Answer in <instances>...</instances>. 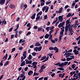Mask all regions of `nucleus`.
<instances>
[{
  "label": "nucleus",
  "instance_id": "1",
  "mask_svg": "<svg viewBox=\"0 0 80 80\" xmlns=\"http://www.w3.org/2000/svg\"><path fill=\"white\" fill-rule=\"evenodd\" d=\"M65 27V35H67V31H68L69 29H71V25H70V24H69L68 25H66Z\"/></svg>",
  "mask_w": 80,
  "mask_h": 80
},
{
  "label": "nucleus",
  "instance_id": "2",
  "mask_svg": "<svg viewBox=\"0 0 80 80\" xmlns=\"http://www.w3.org/2000/svg\"><path fill=\"white\" fill-rule=\"evenodd\" d=\"M7 57H8V54L6 53L5 56H4L2 58L3 60L1 61V63H2V62H3V61H5V59H7Z\"/></svg>",
  "mask_w": 80,
  "mask_h": 80
},
{
  "label": "nucleus",
  "instance_id": "3",
  "mask_svg": "<svg viewBox=\"0 0 80 80\" xmlns=\"http://www.w3.org/2000/svg\"><path fill=\"white\" fill-rule=\"evenodd\" d=\"M23 56L21 57V62H22L23 61V59H25L26 58H27V56L26 54H23ZM24 57V58H23Z\"/></svg>",
  "mask_w": 80,
  "mask_h": 80
},
{
  "label": "nucleus",
  "instance_id": "4",
  "mask_svg": "<svg viewBox=\"0 0 80 80\" xmlns=\"http://www.w3.org/2000/svg\"><path fill=\"white\" fill-rule=\"evenodd\" d=\"M9 7L11 9H13L14 8H15V6L12 4H11L9 5Z\"/></svg>",
  "mask_w": 80,
  "mask_h": 80
},
{
  "label": "nucleus",
  "instance_id": "5",
  "mask_svg": "<svg viewBox=\"0 0 80 80\" xmlns=\"http://www.w3.org/2000/svg\"><path fill=\"white\" fill-rule=\"evenodd\" d=\"M5 2V0H0V4L3 5Z\"/></svg>",
  "mask_w": 80,
  "mask_h": 80
},
{
  "label": "nucleus",
  "instance_id": "6",
  "mask_svg": "<svg viewBox=\"0 0 80 80\" xmlns=\"http://www.w3.org/2000/svg\"><path fill=\"white\" fill-rule=\"evenodd\" d=\"M65 23V21L63 22H62L60 23L58 25V27L59 28L61 27V26L64 25V24Z\"/></svg>",
  "mask_w": 80,
  "mask_h": 80
},
{
  "label": "nucleus",
  "instance_id": "7",
  "mask_svg": "<svg viewBox=\"0 0 80 80\" xmlns=\"http://www.w3.org/2000/svg\"><path fill=\"white\" fill-rule=\"evenodd\" d=\"M26 65V64L25 63V61H23L21 63L20 67H23V66H24V65Z\"/></svg>",
  "mask_w": 80,
  "mask_h": 80
},
{
  "label": "nucleus",
  "instance_id": "8",
  "mask_svg": "<svg viewBox=\"0 0 80 80\" xmlns=\"http://www.w3.org/2000/svg\"><path fill=\"white\" fill-rule=\"evenodd\" d=\"M33 71H32V70H30L29 71L28 74V75H29V76H30V75H32V74H33Z\"/></svg>",
  "mask_w": 80,
  "mask_h": 80
},
{
  "label": "nucleus",
  "instance_id": "9",
  "mask_svg": "<svg viewBox=\"0 0 80 80\" xmlns=\"http://www.w3.org/2000/svg\"><path fill=\"white\" fill-rule=\"evenodd\" d=\"M35 15H36V13H34L31 17V19H34L35 18Z\"/></svg>",
  "mask_w": 80,
  "mask_h": 80
},
{
  "label": "nucleus",
  "instance_id": "10",
  "mask_svg": "<svg viewBox=\"0 0 80 80\" xmlns=\"http://www.w3.org/2000/svg\"><path fill=\"white\" fill-rule=\"evenodd\" d=\"M70 19H69L68 20H67L66 21V25H68L69 23H70Z\"/></svg>",
  "mask_w": 80,
  "mask_h": 80
},
{
  "label": "nucleus",
  "instance_id": "11",
  "mask_svg": "<svg viewBox=\"0 0 80 80\" xmlns=\"http://www.w3.org/2000/svg\"><path fill=\"white\" fill-rule=\"evenodd\" d=\"M57 69V70H61V71H63L65 70V69H64V68H63V67H60L59 68H58Z\"/></svg>",
  "mask_w": 80,
  "mask_h": 80
},
{
  "label": "nucleus",
  "instance_id": "12",
  "mask_svg": "<svg viewBox=\"0 0 80 80\" xmlns=\"http://www.w3.org/2000/svg\"><path fill=\"white\" fill-rule=\"evenodd\" d=\"M64 32V30H62V31H61L60 32V36L62 37L63 35V32Z\"/></svg>",
  "mask_w": 80,
  "mask_h": 80
},
{
  "label": "nucleus",
  "instance_id": "13",
  "mask_svg": "<svg viewBox=\"0 0 80 80\" xmlns=\"http://www.w3.org/2000/svg\"><path fill=\"white\" fill-rule=\"evenodd\" d=\"M62 7L61 8H60L59 10L58 11V13H60L62 12Z\"/></svg>",
  "mask_w": 80,
  "mask_h": 80
},
{
  "label": "nucleus",
  "instance_id": "14",
  "mask_svg": "<svg viewBox=\"0 0 80 80\" xmlns=\"http://www.w3.org/2000/svg\"><path fill=\"white\" fill-rule=\"evenodd\" d=\"M72 59V58H66V61L67 62H68V61H70V60H71Z\"/></svg>",
  "mask_w": 80,
  "mask_h": 80
},
{
  "label": "nucleus",
  "instance_id": "15",
  "mask_svg": "<svg viewBox=\"0 0 80 80\" xmlns=\"http://www.w3.org/2000/svg\"><path fill=\"white\" fill-rule=\"evenodd\" d=\"M47 58V56H43L41 59V61H42V60H45V58Z\"/></svg>",
  "mask_w": 80,
  "mask_h": 80
},
{
  "label": "nucleus",
  "instance_id": "16",
  "mask_svg": "<svg viewBox=\"0 0 80 80\" xmlns=\"http://www.w3.org/2000/svg\"><path fill=\"white\" fill-rule=\"evenodd\" d=\"M70 52H68L67 53V55H66L65 57H66V58H67V57H70Z\"/></svg>",
  "mask_w": 80,
  "mask_h": 80
},
{
  "label": "nucleus",
  "instance_id": "17",
  "mask_svg": "<svg viewBox=\"0 0 80 80\" xmlns=\"http://www.w3.org/2000/svg\"><path fill=\"white\" fill-rule=\"evenodd\" d=\"M32 55H31V54H29L28 56V60H30L32 59Z\"/></svg>",
  "mask_w": 80,
  "mask_h": 80
},
{
  "label": "nucleus",
  "instance_id": "18",
  "mask_svg": "<svg viewBox=\"0 0 80 80\" xmlns=\"http://www.w3.org/2000/svg\"><path fill=\"white\" fill-rule=\"evenodd\" d=\"M64 66V63L63 62H62V63L60 64L59 67H63Z\"/></svg>",
  "mask_w": 80,
  "mask_h": 80
},
{
  "label": "nucleus",
  "instance_id": "19",
  "mask_svg": "<svg viewBox=\"0 0 80 80\" xmlns=\"http://www.w3.org/2000/svg\"><path fill=\"white\" fill-rule=\"evenodd\" d=\"M37 46H41V44H40V43H39L38 42L36 43L35 47Z\"/></svg>",
  "mask_w": 80,
  "mask_h": 80
},
{
  "label": "nucleus",
  "instance_id": "20",
  "mask_svg": "<svg viewBox=\"0 0 80 80\" xmlns=\"http://www.w3.org/2000/svg\"><path fill=\"white\" fill-rule=\"evenodd\" d=\"M42 14V12L40 11L37 14V17H38V15H41Z\"/></svg>",
  "mask_w": 80,
  "mask_h": 80
},
{
  "label": "nucleus",
  "instance_id": "21",
  "mask_svg": "<svg viewBox=\"0 0 80 80\" xmlns=\"http://www.w3.org/2000/svg\"><path fill=\"white\" fill-rule=\"evenodd\" d=\"M71 15H72V13H69L67 15L66 18H68V17H70L71 16Z\"/></svg>",
  "mask_w": 80,
  "mask_h": 80
},
{
  "label": "nucleus",
  "instance_id": "22",
  "mask_svg": "<svg viewBox=\"0 0 80 80\" xmlns=\"http://www.w3.org/2000/svg\"><path fill=\"white\" fill-rule=\"evenodd\" d=\"M41 31H42V28H38V32H40Z\"/></svg>",
  "mask_w": 80,
  "mask_h": 80
},
{
  "label": "nucleus",
  "instance_id": "23",
  "mask_svg": "<svg viewBox=\"0 0 80 80\" xmlns=\"http://www.w3.org/2000/svg\"><path fill=\"white\" fill-rule=\"evenodd\" d=\"M37 48L38 49V51L40 52V51H41V50L42 49V46H40L39 48Z\"/></svg>",
  "mask_w": 80,
  "mask_h": 80
},
{
  "label": "nucleus",
  "instance_id": "24",
  "mask_svg": "<svg viewBox=\"0 0 80 80\" xmlns=\"http://www.w3.org/2000/svg\"><path fill=\"white\" fill-rule=\"evenodd\" d=\"M49 37V35L48 34H46L44 36L45 38H48Z\"/></svg>",
  "mask_w": 80,
  "mask_h": 80
},
{
  "label": "nucleus",
  "instance_id": "25",
  "mask_svg": "<svg viewBox=\"0 0 80 80\" xmlns=\"http://www.w3.org/2000/svg\"><path fill=\"white\" fill-rule=\"evenodd\" d=\"M9 64V62L7 61L6 62V63H5L4 64V66H6L7 65H8Z\"/></svg>",
  "mask_w": 80,
  "mask_h": 80
},
{
  "label": "nucleus",
  "instance_id": "26",
  "mask_svg": "<svg viewBox=\"0 0 80 80\" xmlns=\"http://www.w3.org/2000/svg\"><path fill=\"white\" fill-rule=\"evenodd\" d=\"M32 66H34L35 65H37V63H38V62H32Z\"/></svg>",
  "mask_w": 80,
  "mask_h": 80
},
{
  "label": "nucleus",
  "instance_id": "27",
  "mask_svg": "<svg viewBox=\"0 0 80 80\" xmlns=\"http://www.w3.org/2000/svg\"><path fill=\"white\" fill-rule=\"evenodd\" d=\"M61 63V62H58L57 63L55 64L54 65H57V66H58L59 67H60V64Z\"/></svg>",
  "mask_w": 80,
  "mask_h": 80
},
{
  "label": "nucleus",
  "instance_id": "28",
  "mask_svg": "<svg viewBox=\"0 0 80 80\" xmlns=\"http://www.w3.org/2000/svg\"><path fill=\"white\" fill-rule=\"evenodd\" d=\"M69 33L71 35H72L73 33L72 32V31H71V29H69Z\"/></svg>",
  "mask_w": 80,
  "mask_h": 80
},
{
  "label": "nucleus",
  "instance_id": "29",
  "mask_svg": "<svg viewBox=\"0 0 80 80\" xmlns=\"http://www.w3.org/2000/svg\"><path fill=\"white\" fill-rule=\"evenodd\" d=\"M71 68L73 69L75 68V64H72V65L71 66Z\"/></svg>",
  "mask_w": 80,
  "mask_h": 80
},
{
  "label": "nucleus",
  "instance_id": "30",
  "mask_svg": "<svg viewBox=\"0 0 80 80\" xmlns=\"http://www.w3.org/2000/svg\"><path fill=\"white\" fill-rule=\"evenodd\" d=\"M38 74H39L38 73H37L35 72H34L33 75V77H34L35 75H36L37 76L38 75Z\"/></svg>",
  "mask_w": 80,
  "mask_h": 80
},
{
  "label": "nucleus",
  "instance_id": "31",
  "mask_svg": "<svg viewBox=\"0 0 80 80\" xmlns=\"http://www.w3.org/2000/svg\"><path fill=\"white\" fill-rule=\"evenodd\" d=\"M40 18V16H38L36 17V20H38Z\"/></svg>",
  "mask_w": 80,
  "mask_h": 80
},
{
  "label": "nucleus",
  "instance_id": "32",
  "mask_svg": "<svg viewBox=\"0 0 80 80\" xmlns=\"http://www.w3.org/2000/svg\"><path fill=\"white\" fill-rule=\"evenodd\" d=\"M23 5H24L23 3H22L21 4V5H20V8H21V9H22V8H23Z\"/></svg>",
  "mask_w": 80,
  "mask_h": 80
},
{
  "label": "nucleus",
  "instance_id": "33",
  "mask_svg": "<svg viewBox=\"0 0 80 80\" xmlns=\"http://www.w3.org/2000/svg\"><path fill=\"white\" fill-rule=\"evenodd\" d=\"M68 62H64V66H66V65H67V64H68Z\"/></svg>",
  "mask_w": 80,
  "mask_h": 80
},
{
  "label": "nucleus",
  "instance_id": "34",
  "mask_svg": "<svg viewBox=\"0 0 80 80\" xmlns=\"http://www.w3.org/2000/svg\"><path fill=\"white\" fill-rule=\"evenodd\" d=\"M49 29H50V27H47L46 28L47 32H49V31L50 30Z\"/></svg>",
  "mask_w": 80,
  "mask_h": 80
},
{
  "label": "nucleus",
  "instance_id": "35",
  "mask_svg": "<svg viewBox=\"0 0 80 80\" xmlns=\"http://www.w3.org/2000/svg\"><path fill=\"white\" fill-rule=\"evenodd\" d=\"M48 9H49V7H48L46 8V10H45L46 13H47V12H48Z\"/></svg>",
  "mask_w": 80,
  "mask_h": 80
},
{
  "label": "nucleus",
  "instance_id": "36",
  "mask_svg": "<svg viewBox=\"0 0 80 80\" xmlns=\"http://www.w3.org/2000/svg\"><path fill=\"white\" fill-rule=\"evenodd\" d=\"M20 78H23L24 77V74H23V73L21 74L20 76Z\"/></svg>",
  "mask_w": 80,
  "mask_h": 80
},
{
  "label": "nucleus",
  "instance_id": "37",
  "mask_svg": "<svg viewBox=\"0 0 80 80\" xmlns=\"http://www.w3.org/2000/svg\"><path fill=\"white\" fill-rule=\"evenodd\" d=\"M32 55H33V56H35V55H37V53L35 52H33L32 53Z\"/></svg>",
  "mask_w": 80,
  "mask_h": 80
},
{
  "label": "nucleus",
  "instance_id": "38",
  "mask_svg": "<svg viewBox=\"0 0 80 80\" xmlns=\"http://www.w3.org/2000/svg\"><path fill=\"white\" fill-rule=\"evenodd\" d=\"M49 50H53V47H49Z\"/></svg>",
  "mask_w": 80,
  "mask_h": 80
},
{
  "label": "nucleus",
  "instance_id": "39",
  "mask_svg": "<svg viewBox=\"0 0 80 80\" xmlns=\"http://www.w3.org/2000/svg\"><path fill=\"white\" fill-rule=\"evenodd\" d=\"M44 19H45V20H46V19H47L48 18V16H47V15H45L44 16Z\"/></svg>",
  "mask_w": 80,
  "mask_h": 80
},
{
  "label": "nucleus",
  "instance_id": "40",
  "mask_svg": "<svg viewBox=\"0 0 80 80\" xmlns=\"http://www.w3.org/2000/svg\"><path fill=\"white\" fill-rule=\"evenodd\" d=\"M27 27H30V26H31V24H30V23H28L27 24Z\"/></svg>",
  "mask_w": 80,
  "mask_h": 80
},
{
  "label": "nucleus",
  "instance_id": "41",
  "mask_svg": "<svg viewBox=\"0 0 80 80\" xmlns=\"http://www.w3.org/2000/svg\"><path fill=\"white\" fill-rule=\"evenodd\" d=\"M62 16H59L58 17V20H61L62 18Z\"/></svg>",
  "mask_w": 80,
  "mask_h": 80
},
{
  "label": "nucleus",
  "instance_id": "42",
  "mask_svg": "<svg viewBox=\"0 0 80 80\" xmlns=\"http://www.w3.org/2000/svg\"><path fill=\"white\" fill-rule=\"evenodd\" d=\"M38 48V47H36L34 48V50L35 51H36V52H38L37 50H38V48Z\"/></svg>",
  "mask_w": 80,
  "mask_h": 80
},
{
  "label": "nucleus",
  "instance_id": "43",
  "mask_svg": "<svg viewBox=\"0 0 80 80\" xmlns=\"http://www.w3.org/2000/svg\"><path fill=\"white\" fill-rule=\"evenodd\" d=\"M5 19H4L3 21L2 22V23L1 25V26H3V23H4V22H5Z\"/></svg>",
  "mask_w": 80,
  "mask_h": 80
},
{
  "label": "nucleus",
  "instance_id": "44",
  "mask_svg": "<svg viewBox=\"0 0 80 80\" xmlns=\"http://www.w3.org/2000/svg\"><path fill=\"white\" fill-rule=\"evenodd\" d=\"M44 43L45 44H48V41L47 40H45Z\"/></svg>",
  "mask_w": 80,
  "mask_h": 80
},
{
  "label": "nucleus",
  "instance_id": "45",
  "mask_svg": "<svg viewBox=\"0 0 80 80\" xmlns=\"http://www.w3.org/2000/svg\"><path fill=\"white\" fill-rule=\"evenodd\" d=\"M55 27L54 26H52L51 28H50V30H52V29L54 28Z\"/></svg>",
  "mask_w": 80,
  "mask_h": 80
},
{
  "label": "nucleus",
  "instance_id": "46",
  "mask_svg": "<svg viewBox=\"0 0 80 80\" xmlns=\"http://www.w3.org/2000/svg\"><path fill=\"white\" fill-rule=\"evenodd\" d=\"M45 5V3L43 2H42L41 3V6H43Z\"/></svg>",
  "mask_w": 80,
  "mask_h": 80
},
{
  "label": "nucleus",
  "instance_id": "47",
  "mask_svg": "<svg viewBox=\"0 0 80 80\" xmlns=\"http://www.w3.org/2000/svg\"><path fill=\"white\" fill-rule=\"evenodd\" d=\"M24 7H25L24 9H26L27 8V4H24Z\"/></svg>",
  "mask_w": 80,
  "mask_h": 80
},
{
  "label": "nucleus",
  "instance_id": "48",
  "mask_svg": "<svg viewBox=\"0 0 80 80\" xmlns=\"http://www.w3.org/2000/svg\"><path fill=\"white\" fill-rule=\"evenodd\" d=\"M28 67H26L24 68V71H27L28 70Z\"/></svg>",
  "mask_w": 80,
  "mask_h": 80
},
{
  "label": "nucleus",
  "instance_id": "49",
  "mask_svg": "<svg viewBox=\"0 0 80 80\" xmlns=\"http://www.w3.org/2000/svg\"><path fill=\"white\" fill-rule=\"evenodd\" d=\"M46 8H45V7H44L42 8V12H44L45 11V9Z\"/></svg>",
  "mask_w": 80,
  "mask_h": 80
},
{
  "label": "nucleus",
  "instance_id": "50",
  "mask_svg": "<svg viewBox=\"0 0 80 80\" xmlns=\"http://www.w3.org/2000/svg\"><path fill=\"white\" fill-rule=\"evenodd\" d=\"M47 58H46V59H45V60L47 61V60H48V58H49V56H48V54H47Z\"/></svg>",
  "mask_w": 80,
  "mask_h": 80
},
{
  "label": "nucleus",
  "instance_id": "51",
  "mask_svg": "<svg viewBox=\"0 0 80 80\" xmlns=\"http://www.w3.org/2000/svg\"><path fill=\"white\" fill-rule=\"evenodd\" d=\"M15 48H13L12 49V51H11V53L12 52H14V51H15Z\"/></svg>",
  "mask_w": 80,
  "mask_h": 80
},
{
  "label": "nucleus",
  "instance_id": "52",
  "mask_svg": "<svg viewBox=\"0 0 80 80\" xmlns=\"http://www.w3.org/2000/svg\"><path fill=\"white\" fill-rule=\"evenodd\" d=\"M62 37H61V36H60L59 38V41L60 42L61 41V40H62Z\"/></svg>",
  "mask_w": 80,
  "mask_h": 80
},
{
  "label": "nucleus",
  "instance_id": "53",
  "mask_svg": "<svg viewBox=\"0 0 80 80\" xmlns=\"http://www.w3.org/2000/svg\"><path fill=\"white\" fill-rule=\"evenodd\" d=\"M55 75V73H53L51 74V76L52 77H53Z\"/></svg>",
  "mask_w": 80,
  "mask_h": 80
},
{
  "label": "nucleus",
  "instance_id": "54",
  "mask_svg": "<svg viewBox=\"0 0 80 80\" xmlns=\"http://www.w3.org/2000/svg\"><path fill=\"white\" fill-rule=\"evenodd\" d=\"M51 42L53 43H55V40H53L52 39H51Z\"/></svg>",
  "mask_w": 80,
  "mask_h": 80
},
{
  "label": "nucleus",
  "instance_id": "55",
  "mask_svg": "<svg viewBox=\"0 0 80 80\" xmlns=\"http://www.w3.org/2000/svg\"><path fill=\"white\" fill-rule=\"evenodd\" d=\"M19 50H22V49H23V47H20L18 48Z\"/></svg>",
  "mask_w": 80,
  "mask_h": 80
},
{
  "label": "nucleus",
  "instance_id": "56",
  "mask_svg": "<svg viewBox=\"0 0 80 80\" xmlns=\"http://www.w3.org/2000/svg\"><path fill=\"white\" fill-rule=\"evenodd\" d=\"M34 29H37L38 28V27L37 26H34L33 27Z\"/></svg>",
  "mask_w": 80,
  "mask_h": 80
},
{
  "label": "nucleus",
  "instance_id": "57",
  "mask_svg": "<svg viewBox=\"0 0 80 80\" xmlns=\"http://www.w3.org/2000/svg\"><path fill=\"white\" fill-rule=\"evenodd\" d=\"M31 33V32H28L26 34V36H28V35H30V34Z\"/></svg>",
  "mask_w": 80,
  "mask_h": 80
},
{
  "label": "nucleus",
  "instance_id": "58",
  "mask_svg": "<svg viewBox=\"0 0 80 80\" xmlns=\"http://www.w3.org/2000/svg\"><path fill=\"white\" fill-rule=\"evenodd\" d=\"M52 55H53V54L52 53H50L49 55V56L51 58H52Z\"/></svg>",
  "mask_w": 80,
  "mask_h": 80
},
{
  "label": "nucleus",
  "instance_id": "59",
  "mask_svg": "<svg viewBox=\"0 0 80 80\" xmlns=\"http://www.w3.org/2000/svg\"><path fill=\"white\" fill-rule=\"evenodd\" d=\"M55 53H58V48L56 50H55Z\"/></svg>",
  "mask_w": 80,
  "mask_h": 80
},
{
  "label": "nucleus",
  "instance_id": "60",
  "mask_svg": "<svg viewBox=\"0 0 80 80\" xmlns=\"http://www.w3.org/2000/svg\"><path fill=\"white\" fill-rule=\"evenodd\" d=\"M50 25V22H48L47 23V25L48 26H49Z\"/></svg>",
  "mask_w": 80,
  "mask_h": 80
},
{
  "label": "nucleus",
  "instance_id": "61",
  "mask_svg": "<svg viewBox=\"0 0 80 80\" xmlns=\"http://www.w3.org/2000/svg\"><path fill=\"white\" fill-rule=\"evenodd\" d=\"M12 30H13V28H10L9 30V32H11Z\"/></svg>",
  "mask_w": 80,
  "mask_h": 80
},
{
  "label": "nucleus",
  "instance_id": "62",
  "mask_svg": "<svg viewBox=\"0 0 80 80\" xmlns=\"http://www.w3.org/2000/svg\"><path fill=\"white\" fill-rule=\"evenodd\" d=\"M52 37H53V35H52L49 38V40L52 39Z\"/></svg>",
  "mask_w": 80,
  "mask_h": 80
},
{
  "label": "nucleus",
  "instance_id": "63",
  "mask_svg": "<svg viewBox=\"0 0 80 80\" xmlns=\"http://www.w3.org/2000/svg\"><path fill=\"white\" fill-rule=\"evenodd\" d=\"M58 48H57V47H55L54 48H53V50H57Z\"/></svg>",
  "mask_w": 80,
  "mask_h": 80
},
{
  "label": "nucleus",
  "instance_id": "64",
  "mask_svg": "<svg viewBox=\"0 0 80 80\" xmlns=\"http://www.w3.org/2000/svg\"><path fill=\"white\" fill-rule=\"evenodd\" d=\"M44 80H48V78H47V77H46L44 78Z\"/></svg>",
  "mask_w": 80,
  "mask_h": 80
}]
</instances>
